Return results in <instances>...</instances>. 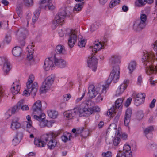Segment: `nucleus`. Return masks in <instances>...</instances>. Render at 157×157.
I'll return each mask as SVG.
<instances>
[{
	"mask_svg": "<svg viewBox=\"0 0 157 157\" xmlns=\"http://www.w3.org/2000/svg\"><path fill=\"white\" fill-rule=\"evenodd\" d=\"M100 109H73L64 112L63 115L68 119H71L77 116H88L94 112H99Z\"/></svg>",
	"mask_w": 157,
	"mask_h": 157,
	"instance_id": "f257e3e1",
	"label": "nucleus"
},
{
	"mask_svg": "<svg viewBox=\"0 0 157 157\" xmlns=\"http://www.w3.org/2000/svg\"><path fill=\"white\" fill-rule=\"evenodd\" d=\"M143 55L142 59L144 64L146 66L148 63H149V66L145 69L146 74L150 75L154 73H157V64L156 65H151L154 56L153 52L144 50L143 52Z\"/></svg>",
	"mask_w": 157,
	"mask_h": 157,
	"instance_id": "f03ea898",
	"label": "nucleus"
},
{
	"mask_svg": "<svg viewBox=\"0 0 157 157\" xmlns=\"http://www.w3.org/2000/svg\"><path fill=\"white\" fill-rule=\"evenodd\" d=\"M34 78L33 75H29L26 83L27 89L23 91L22 94L23 96L27 97L29 96L31 94L33 96L36 95L37 92V83L35 82L33 84Z\"/></svg>",
	"mask_w": 157,
	"mask_h": 157,
	"instance_id": "7ed1b4c3",
	"label": "nucleus"
},
{
	"mask_svg": "<svg viewBox=\"0 0 157 157\" xmlns=\"http://www.w3.org/2000/svg\"><path fill=\"white\" fill-rule=\"evenodd\" d=\"M58 135V133L51 132L42 136L43 140H45L46 143L48 142L47 145L49 149H53L56 146L57 142L55 138Z\"/></svg>",
	"mask_w": 157,
	"mask_h": 157,
	"instance_id": "20e7f679",
	"label": "nucleus"
},
{
	"mask_svg": "<svg viewBox=\"0 0 157 157\" xmlns=\"http://www.w3.org/2000/svg\"><path fill=\"white\" fill-rule=\"evenodd\" d=\"M108 87V85L102 86L101 87L99 86H94V85H90L88 88V92L87 95L89 98H95L98 93L105 94L106 92L107 88Z\"/></svg>",
	"mask_w": 157,
	"mask_h": 157,
	"instance_id": "39448f33",
	"label": "nucleus"
},
{
	"mask_svg": "<svg viewBox=\"0 0 157 157\" xmlns=\"http://www.w3.org/2000/svg\"><path fill=\"white\" fill-rule=\"evenodd\" d=\"M66 15L65 9L56 15L52 21V27L53 29H55L59 25L62 24L64 22Z\"/></svg>",
	"mask_w": 157,
	"mask_h": 157,
	"instance_id": "423d86ee",
	"label": "nucleus"
},
{
	"mask_svg": "<svg viewBox=\"0 0 157 157\" xmlns=\"http://www.w3.org/2000/svg\"><path fill=\"white\" fill-rule=\"evenodd\" d=\"M54 77L51 75L47 77L43 82L40 89V93H44L47 92L51 88L54 82Z\"/></svg>",
	"mask_w": 157,
	"mask_h": 157,
	"instance_id": "0eeeda50",
	"label": "nucleus"
},
{
	"mask_svg": "<svg viewBox=\"0 0 157 157\" xmlns=\"http://www.w3.org/2000/svg\"><path fill=\"white\" fill-rule=\"evenodd\" d=\"M120 68L119 65H117L113 67V69L110 73L109 78L107 80V83L106 85L109 86L112 81L114 83L117 82L119 79L120 73Z\"/></svg>",
	"mask_w": 157,
	"mask_h": 157,
	"instance_id": "6e6552de",
	"label": "nucleus"
},
{
	"mask_svg": "<svg viewBox=\"0 0 157 157\" xmlns=\"http://www.w3.org/2000/svg\"><path fill=\"white\" fill-rule=\"evenodd\" d=\"M77 31L75 29H68L67 31V35L68 36V44L70 48H72L77 41Z\"/></svg>",
	"mask_w": 157,
	"mask_h": 157,
	"instance_id": "1a4fd4ad",
	"label": "nucleus"
},
{
	"mask_svg": "<svg viewBox=\"0 0 157 157\" xmlns=\"http://www.w3.org/2000/svg\"><path fill=\"white\" fill-rule=\"evenodd\" d=\"M97 63V59L93 54L88 57L87 60L88 66L94 72L96 70Z\"/></svg>",
	"mask_w": 157,
	"mask_h": 157,
	"instance_id": "9d476101",
	"label": "nucleus"
},
{
	"mask_svg": "<svg viewBox=\"0 0 157 157\" xmlns=\"http://www.w3.org/2000/svg\"><path fill=\"white\" fill-rule=\"evenodd\" d=\"M52 0H40V4L42 8L46 10H52L55 8V6L51 2Z\"/></svg>",
	"mask_w": 157,
	"mask_h": 157,
	"instance_id": "9b49d317",
	"label": "nucleus"
},
{
	"mask_svg": "<svg viewBox=\"0 0 157 157\" xmlns=\"http://www.w3.org/2000/svg\"><path fill=\"white\" fill-rule=\"evenodd\" d=\"M129 82V81L128 79H126L118 86L115 95L116 96H120L124 92L128 85Z\"/></svg>",
	"mask_w": 157,
	"mask_h": 157,
	"instance_id": "f8f14e48",
	"label": "nucleus"
},
{
	"mask_svg": "<svg viewBox=\"0 0 157 157\" xmlns=\"http://www.w3.org/2000/svg\"><path fill=\"white\" fill-rule=\"evenodd\" d=\"M135 98V101L134 104L137 106H139L142 104L143 102V99L145 98V94L144 93H138L133 95Z\"/></svg>",
	"mask_w": 157,
	"mask_h": 157,
	"instance_id": "ddd939ff",
	"label": "nucleus"
},
{
	"mask_svg": "<svg viewBox=\"0 0 157 157\" xmlns=\"http://www.w3.org/2000/svg\"><path fill=\"white\" fill-rule=\"evenodd\" d=\"M53 59L52 58L46 59L44 63V68L46 71H48L50 69H52L54 67L55 64L53 63Z\"/></svg>",
	"mask_w": 157,
	"mask_h": 157,
	"instance_id": "4468645a",
	"label": "nucleus"
},
{
	"mask_svg": "<svg viewBox=\"0 0 157 157\" xmlns=\"http://www.w3.org/2000/svg\"><path fill=\"white\" fill-rule=\"evenodd\" d=\"M54 62L55 65L60 68H64L67 66V63L61 58H54Z\"/></svg>",
	"mask_w": 157,
	"mask_h": 157,
	"instance_id": "2eb2a0df",
	"label": "nucleus"
},
{
	"mask_svg": "<svg viewBox=\"0 0 157 157\" xmlns=\"http://www.w3.org/2000/svg\"><path fill=\"white\" fill-rule=\"evenodd\" d=\"M146 25V23L142 22L140 20H137L133 24V29L136 31H140L144 29Z\"/></svg>",
	"mask_w": 157,
	"mask_h": 157,
	"instance_id": "dca6fc26",
	"label": "nucleus"
},
{
	"mask_svg": "<svg viewBox=\"0 0 157 157\" xmlns=\"http://www.w3.org/2000/svg\"><path fill=\"white\" fill-rule=\"evenodd\" d=\"M120 56L117 55H113L111 56L109 59V63L112 65H119L121 63Z\"/></svg>",
	"mask_w": 157,
	"mask_h": 157,
	"instance_id": "f3484780",
	"label": "nucleus"
},
{
	"mask_svg": "<svg viewBox=\"0 0 157 157\" xmlns=\"http://www.w3.org/2000/svg\"><path fill=\"white\" fill-rule=\"evenodd\" d=\"M19 119L17 117L12 120L10 127L12 130H15L21 128V124L19 122Z\"/></svg>",
	"mask_w": 157,
	"mask_h": 157,
	"instance_id": "a211bd4d",
	"label": "nucleus"
},
{
	"mask_svg": "<svg viewBox=\"0 0 157 157\" xmlns=\"http://www.w3.org/2000/svg\"><path fill=\"white\" fill-rule=\"evenodd\" d=\"M132 111L131 109H128L126 111L125 116L124 118V124L126 126H127L129 125L130 120V117L132 114Z\"/></svg>",
	"mask_w": 157,
	"mask_h": 157,
	"instance_id": "6ab92c4d",
	"label": "nucleus"
},
{
	"mask_svg": "<svg viewBox=\"0 0 157 157\" xmlns=\"http://www.w3.org/2000/svg\"><path fill=\"white\" fill-rule=\"evenodd\" d=\"M105 46V44L103 43L95 42L93 44V46H92V48H93V52H94L95 53H96L97 51L103 48Z\"/></svg>",
	"mask_w": 157,
	"mask_h": 157,
	"instance_id": "aec40b11",
	"label": "nucleus"
},
{
	"mask_svg": "<svg viewBox=\"0 0 157 157\" xmlns=\"http://www.w3.org/2000/svg\"><path fill=\"white\" fill-rule=\"evenodd\" d=\"M20 90V86L19 83L17 82H14L12 85L11 88V91L13 95L18 94Z\"/></svg>",
	"mask_w": 157,
	"mask_h": 157,
	"instance_id": "412c9836",
	"label": "nucleus"
},
{
	"mask_svg": "<svg viewBox=\"0 0 157 157\" xmlns=\"http://www.w3.org/2000/svg\"><path fill=\"white\" fill-rule=\"evenodd\" d=\"M94 103L91 101H84L81 104L82 108H98V107H94Z\"/></svg>",
	"mask_w": 157,
	"mask_h": 157,
	"instance_id": "4be33fe9",
	"label": "nucleus"
},
{
	"mask_svg": "<svg viewBox=\"0 0 157 157\" xmlns=\"http://www.w3.org/2000/svg\"><path fill=\"white\" fill-rule=\"evenodd\" d=\"M124 100V98H118L115 102L114 105L112 106V108H122L123 106V101Z\"/></svg>",
	"mask_w": 157,
	"mask_h": 157,
	"instance_id": "5701e85b",
	"label": "nucleus"
},
{
	"mask_svg": "<svg viewBox=\"0 0 157 157\" xmlns=\"http://www.w3.org/2000/svg\"><path fill=\"white\" fill-rule=\"evenodd\" d=\"M34 46V45L32 44L28 46L27 48L28 49L27 50L28 52V54L27 56V59L29 60H31L33 58L34 53V49L33 48Z\"/></svg>",
	"mask_w": 157,
	"mask_h": 157,
	"instance_id": "b1692460",
	"label": "nucleus"
},
{
	"mask_svg": "<svg viewBox=\"0 0 157 157\" xmlns=\"http://www.w3.org/2000/svg\"><path fill=\"white\" fill-rule=\"evenodd\" d=\"M122 151L127 155V157H132L131 147L128 144L124 145Z\"/></svg>",
	"mask_w": 157,
	"mask_h": 157,
	"instance_id": "393cba45",
	"label": "nucleus"
},
{
	"mask_svg": "<svg viewBox=\"0 0 157 157\" xmlns=\"http://www.w3.org/2000/svg\"><path fill=\"white\" fill-rule=\"evenodd\" d=\"M34 143L35 145L36 146L40 147H44L46 145V142L45 140H44L42 139V136L41 139L35 138Z\"/></svg>",
	"mask_w": 157,
	"mask_h": 157,
	"instance_id": "a878e982",
	"label": "nucleus"
},
{
	"mask_svg": "<svg viewBox=\"0 0 157 157\" xmlns=\"http://www.w3.org/2000/svg\"><path fill=\"white\" fill-rule=\"evenodd\" d=\"M11 65L10 62L6 60L4 63L3 70L5 74H7L11 69Z\"/></svg>",
	"mask_w": 157,
	"mask_h": 157,
	"instance_id": "bb28decb",
	"label": "nucleus"
},
{
	"mask_svg": "<svg viewBox=\"0 0 157 157\" xmlns=\"http://www.w3.org/2000/svg\"><path fill=\"white\" fill-rule=\"evenodd\" d=\"M48 114L49 117L53 119H55L57 118L58 113L57 111L54 109H50L48 111Z\"/></svg>",
	"mask_w": 157,
	"mask_h": 157,
	"instance_id": "cd10ccee",
	"label": "nucleus"
},
{
	"mask_svg": "<svg viewBox=\"0 0 157 157\" xmlns=\"http://www.w3.org/2000/svg\"><path fill=\"white\" fill-rule=\"evenodd\" d=\"M17 33L20 37H22L24 39L26 35L28 34V31L26 28H21L19 29Z\"/></svg>",
	"mask_w": 157,
	"mask_h": 157,
	"instance_id": "c85d7f7f",
	"label": "nucleus"
},
{
	"mask_svg": "<svg viewBox=\"0 0 157 157\" xmlns=\"http://www.w3.org/2000/svg\"><path fill=\"white\" fill-rule=\"evenodd\" d=\"M22 49L20 47L17 46L14 47L12 51L13 55L16 57L21 56L22 52Z\"/></svg>",
	"mask_w": 157,
	"mask_h": 157,
	"instance_id": "c756f323",
	"label": "nucleus"
},
{
	"mask_svg": "<svg viewBox=\"0 0 157 157\" xmlns=\"http://www.w3.org/2000/svg\"><path fill=\"white\" fill-rule=\"evenodd\" d=\"M151 4L153 2V0H138L136 2V5L138 7H141L145 5L147 2Z\"/></svg>",
	"mask_w": 157,
	"mask_h": 157,
	"instance_id": "7c9ffc66",
	"label": "nucleus"
},
{
	"mask_svg": "<svg viewBox=\"0 0 157 157\" xmlns=\"http://www.w3.org/2000/svg\"><path fill=\"white\" fill-rule=\"evenodd\" d=\"M136 65L137 63L135 61H132L130 62L128 66L129 73L131 74L136 69Z\"/></svg>",
	"mask_w": 157,
	"mask_h": 157,
	"instance_id": "2f4dec72",
	"label": "nucleus"
},
{
	"mask_svg": "<svg viewBox=\"0 0 157 157\" xmlns=\"http://www.w3.org/2000/svg\"><path fill=\"white\" fill-rule=\"evenodd\" d=\"M17 109H9L6 112L5 117L6 119L9 118L12 114H14L18 111Z\"/></svg>",
	"mask_w": 157,
	"mask_h": 157,
	"instance_id": "473e14b6",
	"label": "nucleus"
},
{
	"mask_svg": "<svg viewBox=\"0 0 157 157\" xmlns=\"http://www.w3.org/2000/svg\"><path fill=\"white\" fill-rule=\"evenodd\" d=\"M22 5L23 4L19 2H17V8H16V13L18 15V16L20 17H22V11L21 9Z\"/></svg>",
	"mask_w": 157,
	"mask_h": 157,
	"instance_id": "72a5a7b5",
	"label": "nucleus"
},
{
	"mask_svg": "<svg viewBox=\"0 0 157 157\" xmlns=\"http://www.w3.org/2000/svg\"><path fill=\"white\" fill-rule=\"evenodd\" d=\"M61 138L63 141L66 142L71 140V135L70 133L66 132L63 133Z\"/></svg>",
	"mask_w": 157,
	"mask_h": 157,
	"instance_id": "f704fd0d",
	"label": "nucleus"
},
{
	"mask_svg": "<svg viewBox=\"0 0 157 157\" xmlns=\"http://www.w3.org/2000/svg\"><path fill=\"white\" fill-rule=\"evenodd\" d=\"M56 52L57 53L59 54H65L66 53L65 47L61 45H58L56 46Z\"/></svg>",
	"mask_w": 157,
	"mask_h": 157,
	"instance_id": "c9c22d12",
	"label": "nucleus"
},
{
	"mask_svg": "<svg viewBox=\"0 0 157 157\" xmlns=\"http://www.w3.org/2000/svg\"><path fill=\"white\" fill-rule=\"evenodd\" d=\"M26 130L30 133L37 134L38 133V131L32 126V125L26 126Z\"/></svg>",
	"mask_w": 157,
	"mask_h": 157,
	"instance_id": "e433bc0d",
	"label": "nucleus"
},
{
	"mask_svg": "<svg viewBox=\"0 0 157 157\" xmlns=\"http://www.w3.org/2000/svg\"><path fill=\"white\" fill-rule=\"evenodd\" d=\"M44 118V117H43V119L40 121V126L41 128H44L46 126L49 127V124H51L50 122Z\"/></svg>",
	"mask_w": 157,
	"mask_h": 157,
	"instance_id": "4c0bfd02",
	"label": "nucleus"
},
{
	"mask_svg": "<svg viewBox=\"0 0 157 157\" xmlns=\"http://www.w3.org/2000/svg\"><path fill=\"white\" fill-rule=\"evenodd\" d=\"M153 129L154 128L152 126L148 127L144 129V133L147 138H150L148 137V134H151L153 130Z\"/></svg>",
	"mask_w": 157,
	"mask_h": 157,
	"instance_id": "58836bf2",
	"label": "nucleus"
},
{
	"mask_svg": "<svg viewBox=\"0 0 157 157\" xmlns=\"http://www.w3.org/2000/svg\"><path fill=\"white\" fill-rule=\"evenodd\" d=\"M33 111V114L42 116L43 117H45V114L42 113V109H34Z\"/></svg>",
	"mask_w": 157,
	"mask_h": 157,
	"instance_id": "ea45409f",
	"label": "nucleus"
},
{
	"mask_svg": "<svg viewBox=\"0 0 157 157\" xmlns=\"http://www.w3.org/2000/svg\"><path fill=\"white\" fill-rule=\"evenodd\" d=\"M24 100L21 99L19 101L16 105V108H29V106L26 105H24Z\"/></svg>",
	"mask_w": 157,
	"mask_h": 157,
	"instance_id": "a19ab883",
	"label": "nucleus"
},
{
	"mask_svg": "<svg viewBox=\"0 0 157 157\" xmlns=\"http://www.w3.org/2000/svg\"><path fill=\"white\" fill-rule=\"evenodd\" d=\"M40 13L39 10H37L34 12V15L32 19V22L35 23L37 20L39 15Z\"/></svg>",
	"mask_w": 157,
	"mask_h": 157,
	"instance_id": "79ce46f5",
	"label": "nucleus"
},
{
	"mask_svg": "<svg viewBox=\"0 0 157 157\" xmlns=\"http://www.w3.org/2000/svg\"><path fill=\"white\" fill-rule=\"evenodd\" d=\"M22 2L25 6L28 7L32 6L33 4V0H22Z\"/></svg>",
	"mask_w": 157,
	"mask_h": 157,
	"instance_id": "37998d69",
	"label": "nucleus"
},
{
	"mask_svg": "<svg viewBox=\"0 0 157 157\" xmlns=\"http://www.w3.org/2000/svg\"><path fill=\"white\" fill-rule=\"evenodd\" d=\"M116 112V109H109L107 112V114L110 117H112L114 116Z\"/></svg>",
	"mask_w": 157,
	"mask_h": 157,
	"instance_id": "c03bdc74",
	"label": "nucleus"
},
{
	"mask_svg": "<svg viewBox=\"0 0 157 157\" xmlns=\"http://www.w3.org/2000/svg\"><path fill=\"white\" fill-rule=\"evenodd\" d=\"M83 3L76 4L74 8V10L76 11H79L81 10L83 7Z\"/></svg>",
	"mask_w": 157,
	"mask_h": 157,
	"instance_id": "a18cd8bd",
	"label": "nucleus"
},
{
	"mask_svg": "<svg viewBox=\"0 0 157 157\" xmlns=\"http://www.w3.org/2000/svg\"><path fill=\"white\" fill-rule=\"evenodd\" d=\"M121 0H112L109 4V7L113 8L118 5Z\"/></svg>",
	"mask_w": 157,
	"mask_h": 157,
	"instance_id": "49530a36",
	"label": "nucleus"
},
{
	"mask_svg": "<svg viewBox=\"0 0 157 157\" xmlns=\"http://www.w3.org/2000/svg\"><path fill=\"white\" fill-rule=\"evenodd\" d=\"M86 44V41L82 38H79L78 45L80 47H84Z\"/></svg>",
	"mask_w": 157,
	"mask_h": 157,
	"instance_id": "de8ad7c7",
	"label": "nucleus"
},
{
	"mask_svg": "<svg viewBox=\"0 0 157 157\" xmlns=\"http://www.w3.org/2000/svg\"><path fill=\"white\" fill-rule=\"evenodd\" d=\"M18 134H17L12 140L13 144L14 146L18 144L20 141V140L18 138Z\"/></svg>",
	"mask_w": 157,
	"mask_h": 157,
	"instance_id": "09e8293b",
	"label": "nucleus"
},
{
	"mask_svg": "<svg viewBox=\"0 0 157 157\" xmlns=\"http://www.w3.org/2000/svg\"><path fill=\"white\" fill-rule=\"evenodd\" d=\"M41 102L40 100H37L35 102L32 106L33 108H41Z\"/></svg>",
	"mask_w": 157,
	"mask_h": 157,
	"instance_id": "8fccbe9b",
	"label": "nucleus"
},
{
	"mask_svg": "<svg viewBox=\"0 0 157 157\" xmlns=\"http://www.w3.org/2000/svg\"><path fill=\"white\" fill-rule=\"evenodd\" d=\"M31 18V16L30 14H28L26 17L25 21H24L23 23L24 26L26 27H28L29 25V21Z\"/></svg>",
	"mask_w": 157,
	"mask_h": 157,
	"instance_id": "3c124183",
	"label": "nucleus"
},
{
	"mask_svg": "<svg viewBox=\"0 0 157 157\" xmlns=\"http://www.w3.org/2000/svg\"><path fill=\"white\" fill-rule=\"evenodd\" d=\"M5 41L7 43H9L11 40V37L10 34H7L6 35Z\"/></svg>",
	"mask_w": 157,
	"mask_h": 157,
	"instance_id": "603ef678",
	"label": "nucleus"
},
{
	"mask_svg": "<svg viewBox=\"0 0 157 157\" xmlns=\"http://www.w3.org/2000/svg\"><path fill=\"white\" fill-rule=\"evenodd\" d=\"M149 81L151 85L153 86H154L157 82L156 80L153 77H150Z\"/></svg>",
	"mask_w": 157,
	"mask_h": 157,
	"instance_id": "864d4df0",
	"label": "nucleus"
},
{
	"mask_svg": "<svg viewBox=\"0 0 157 157\" xmlns=\"http://www.w3.org/2000/svg\"><path fill=\"white\" fill-rule=\"evenodd\" d=\"M132 101V99L130 97L128 98L126 100V101L124 104L125 107L127 108L129 107Z\"/></svg>",
	"mask_w": 157,
	"mask_h": 157,
	"instance_id": "5fc2aeb1",
	"label": "nucleus"
},
{
	"mask_svg": "<svg viewBox=\"0 0 157 157\" xmlns=\"http://www.w3.org/2000/svg\"><path fill=\"white\" fill-rule=\"evenodd\" d=\"M102 155L104 157H112V153L111 151H108L106 152L103 153Z\"/></svg>",
	"mask_w": 157,
	"mask_h": 157,
	"instance_id": "6e6d98bb",
	"label": "nucleus"
},
{
	"mask_svg": "<svg viewBox=\"0 0 157 157\" xmlns=\"http://www.w3.org/2000/svg\"><path fill=\"white\" fill-rule=\"evenodd\" d=\"M120 141V138L118 137H116L114 138L113 141V144L114 146H117L119 144Z\"/></svg>",
	"mask_w": 157,
	"mask_h": 157,
	"instance_id": "4d7b16f0",
	"label": "nucleus"
},
{
	"mask_svg": "<svg viewBox=\"0 0 157 157\" xmlns=\"http://www.w3.org/2000/svg\"><path fill=\"white\" fill-rule=\"evenodd\" d=\"M147 19V17L146 15L142 14L140 16V19H139L140 21L146 23V21Z\"/></svg>",
	"mask_w": 157,
	"mask_h": 157,
	"instance_id": "13d9d810",
	"label": "nucleus"
},
{
	"mask_svg": "<svg viewBox=\"0 0 157 157\" xmlns=\"http://www.w3.org/2000/svg\"><path fill=\"white\" fill-rule=\"evenodd\" d=\"M26 118L28 121L27 122V124H26V126H28L29 125H32L33 122L31 120L30 117L29 115H28L26 116Z\"/></svg>",
	"mask_w": 157,
	"mask_h": 157,
	"instance_id": "bf43d9fd",
	"label": "nucleus"
},
{
	"mask_svg": "<svg viewBox=\"0 0 157 157\" xmlns=\"http://www.w3.org/2000/svg\"><path fill=\"white\" fill-rule=\"evenodd\" d=\"M127 155L122 151H119L117 153L116 157H127Z\"/></svg>",
	"mask_w": 157,
	"mask_h": 157,
	"instance_id": "052dcab7",
	"label": "nucleus"
},
{
	"mask_svg": "<svg viewBox=\"0 0 157 157\" xmlns=\"http://www.w3.org/2000/svg\"><path fill=\"white\" fill-rule=\"evenodd\" d=\"M84 130H85V132L86 131L87 132V134H88V130H86V129H85L84 127H82L80 128H78L77 130V133L78 134H79L80 133H82L83 132Z\"/></svg>",
	"mask_w": 157,
	"mask_h": 157,
	"instance_id": "680f3d73",
	"label": "nucleus"
},
{
	"mask_svg": "<svg viewBox=\"0 0 157 157\" xmlns=\"http://www.w3.org/2000/svg\"><path fill=\"white\" fill-rule=\"evenodd\" d=\"M102 94H99V95L98 96V97H97L96 99V101L97 102H100L102 101L103 99V95H101Z\"/></svg>",
	"mask_w": 157,
	"mask_h": 157,
	"instance_id": "e2e57ef3",
	"label": "nucleus"
},
{
	"mask_svg": "<svg viewBox=\"0 0 157 157\" xmlns=\"http://www.w3.org/2000/svg\"><path fill=\"white\" fill-rule=\"evenodd\" d=\"M143 117V114L142 112H138L137 114V118L138 120L141 119Z\"/></svg>",
	"mask_w": 157,
	"mask_h": 157,
	"instance_id": "0e129e2a",
	"label": "nucleus"
},
{
	"mask_svg": "<svg viewBox=\"0 0 157 157\" xmlns=\"http://www.w3.org/2000/svg\"><path fill=\"white\" fill-rule=\"evenodd\" d=\"M71 96L70 94H67L63 96V98L64 101H68L71 97Z\"/></svg>",
	"mask_w": 157,
	"mask_h": 157,
	"instance_id": "69168bd1",
	"label": "nucleus"
},
{
	"mask_svg": "<svg viewBox=\"0 0 157 157\" xmlns=\"http://www.w3.org/2000/svg\"><path fill=\"white\" fill-rule=\"evenodd\" d=\"M34 118L39 121H40L42 119H43V117L41 115H34L33 116Z\"/></svg>",
	"mask_w": 157,
	"mask_h": 157,
	"instance_id": "338daca9",
	"label": "nucleus"
},
{
	"mask_svg": "<svg viewBox=\"0 0 157 157\" xmlns=\"http://www.w3.org/2000/svg\"><path fill=\"white\" fill-rule=\"evenodd\" d=\"M109 129L114 130H116L117 129V127L116 125L114 124H113L110 125L109 127Z\"/></svg>",
	"mask_w": 157,
	"mask_h": 157,
	"instance_id": "774afa93",
	"label": "nucleus"
}]
</instances>
